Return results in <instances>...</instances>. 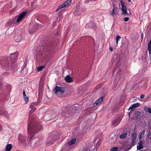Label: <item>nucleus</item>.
<instances>
[{
	"instance_id": "f257e3e1",
	"label": "nucleus",
	"mask_w": 151,
	"mask_h": 151,
	"mask_svg": "<svg viewBox=\"0 0 151 151\" xmlns=\"http://www.w3.org/2000/svg\"><path fill=\"white\" fill-rule=\"evenodd\" d=\"M28 134L30 135V140L34 135V133H37L38 131L42 129L40 124L35 120L29 118L27 124Z\"/></svg>"
},
{
	"instance_id": "f03ea898",
	"label": "nucleus",
	"mask_w": 151,
	"mask_h": 151,
	"mask_svg": "<svg viewBox=\"0 0 151 151\" xmlns=\"http://www.w3.org/2000/svg\"><path fill=\"white\" fill-rule=\"evenodd\" d=\"M14 55L13 57H14V60L12 61V59L10 58L11 60L9 61H7L5 62H3L1 63H0V65L3 68H4L6 70H9L10 68H12L13 69H14V63L15 62L17 58H18L17 55H16L15 57L14 56Z\"/></svg>"
},
{
	"instance_id": "7ed1b4c3",
	"label": "nucleus",
	"mask_w": 151,
	"mask_h": 151,
	"mask_svg": "<svg viewBox=\"0 0 151 151\" xmlns=\"http://www.w3.org/2000/svg\"><path fill=\"white\" fill-rule=\"evenodd\" d=\"M71 0H67L65 1L64 3L59 6L56 10V12L58 11L61 9L65 7L68 6L71 3Z\"/></svg>"
},
{
	"instance_id": "20e7f679",
	"label": "nucleus",
	"mask_w": 151,
	"mask_h": 151,
	"mask_svg": "<svg viewBox=\"0 0 151 151\" xmlns=\"http://www.w3.org/2000/svg\"><path fill=\"white\" fill-rule=\"evenodd\" d=\"M52 49V47L50 45H45L43 47V50L45 55L47 56L48 54L50 53Z\"/></svg>"
},
{
	"instance_id": "39448f33",
	"label": "nucleus",
	"mask_w": 151,
	"mask_h": 151,
	"mask_svg": "<svg viewBox=\"0 0 151 151\" xmlns=\"http://www.w3.org/2000/svg\"><path fill=\"white\" fill-rule=\"evenodd\" d=\"M65 88L64 87L57 86L54 89L53 92L56 94L58 93H63L65 92Z\"/></svg>"
},
{
	"instance_id": "423d86ee",
	"label": "nucleus",
	"mask_w": 151,
	"mask_h": 151,
	"mask_svg": "<svg viewBox=\"0 0 151 151\" xmlns=\"http://www.w3.org/2000/svg\"><path fill=\"white\" fill-rule=\"evenodd\" d=\"M27 13L26 12H23L20 14L17 20V23L19 22L24 17Z\"/></svg>"
},
{
	"instance_id": "0eeeda50",
	"label": "nucleus",
	"mask_w": 151,
	"mask_h": 151,
	"mask_svg": "<svg viewBox=\"0 0 151 151\" xmlns=\"http://www.w3.org/2000/svg\"><path fill=\"white\" fill-rule=\"evenodd\" d=\"M37 105V103H33L30 106L31 110H30V113H33L36 110V108L35 107Z\"/></svg>"
},
{
	"instance_id": "6e6552de",
	"label": "nucleus",
	"mask_w": 151,
	"mask_h": 151,
	"mask_svg": "<svg viewBox=\"0 0 151 151\" xmlns=\"http://www.w3.org/2000/svg\"><path fill=\"white\" fill-rule=\"evenodd\" d=\"M120 122V119L119 118H117L116 119L114 120L112 122L111 125V127H114L119 124Z\"/></svg>"
},
{
	"instance_id": "1a4fd4ad",
	"label": "nucleus",
	"mask_w": 151,
	"mask_h": 151,
	"mask_svg": "<svg viewBox=\"0 0 151 151\" xmlns=\"http://www.w3.org/2000/svg\"><path fill=\"white\" fill-rule=\"evenodd\" d=\"M18 140L19 142L21 143H24L26 141L25 137L21 134L19 135Z\"/></svg>"
},
{
	"instance_id": "9d476101",
	"label": "nucleus",
	"mask_w": 151,
	"mask_h": 151,
	"mask_svg": "<svg viewBox=\"0 0 151 151\" xmlns=\"http://www.w3.org/2000/svg\"><path fill=\"white\" fill-rule=\"evenodd\" d=\"M103 97H101L99 98L98 100L96 101V102L94 103H93V105L94 107L100 104L103 101Z\"/></svg>"
},
{
	"instance_id": "9b49d317",
	"label": "nucleus",
	"mask_w": 151,
	"mask_h": 151,
	"mask_svg": "<svg viewBox=\"0 0 151 151\" xmlns=\"http://www.w3.org/2000/svg\"><path fill=\"white\" fill-rule=\"evenodd\" d=\"M66 82L70 83L73 82V80L69 75H67L65 78Z\"/></svg>"
},
{
	"instance_id": "f8f14e48",
	"label": "nucleus",
	"mask_w": 151,
	"mask_h": 151,
	"mask_svg": "<svg viewBox=\"0 0 151 151\" xmlns=\"http://www.w3.org/2000/svg\"><path fill=\"white\" fill-rule=\"evenodd\" d=\"M71 112L72 111H70L68 112V111L65 110L64 111H63L62 112V115L64 117L68 116H69L68 115H69V114H70Z\"/></svg>"
},
{
	"instance_id": "ddd939ff",
	"label": "nucleus",
	"mask_w": 151,
	"mask_h": 151,
	"mask_svg": "<svg viewBox=\"0 0 151 151\" xmlns=\"http://www.w3.org/2000/svg\"><path fill=\"white\" fill-rule=\"evenodd\" d=\"M54 133H52L51 135H50V137H49L48 139L47 140L48 141H50V139L51 138L52 139V140H51L49 142V143H51L52 141H55L56 140L55 137V135H54Z\"/></svg>"
},
{
	"instance_id": "4468645a",
	"label": "nucleus",
	"mask_w": 151,
	"mask_h": 151,
	"mask_svg": "<svg viewBox=\"0 0 151 151\" xmlns=\"http://www.w3.org/2000/svg\"><path fill=\"white\" fill-rule=\"evenodd\" d=\"M122 70L121 69H119L117 71L116 73L117 75L116 76V78L119 81L121 78V72Z\"/></svg>"
},
{
	"instance_id": "2eb2a0df",
	"label": "nucleus",
	"mask_w": 151,
	"mask_h": 151,
	"mask_svg": "<svg viewBox=\"0 0 151 151\" xmlns=\"http://www.w3.org/2000/svg\"><path fill=\"white\" fill-rule=\"evenodd\" d=\"M143 141L142 140H141L138 143L139 145L137 146V148L138 150H141L143 148L142 145L143 144Z\"/></svg>"
},
{
	"instance_id": "dca6fc26",
	"label": "nucleus",
	"mask_w": 151,
	"mask_h": 151,
	"mask_svg": "<svg viewBox=\"0 0 151 151\" xmlns=\"http://www.w3.org/2000/svg\"><path fill=\"white\" fill-rule=\"evenodd\" d=\"M0 115L1 116H8V113L6 111L2 110L0 111Z\"/></svg>"
},
{
	"instance_id": "f3484780",
	"label": "nucleus",
	"mask_w": 151,
	"mask_h": 151,
	"mask_svg": "<svg viewBox=\"0 0 151 151\" xmlns=\"http://www.w3.org/2000/svg\"><path fill=\"white\" fill-rule=\"evenodd\" d=\"M12 144H8L6 147L5 151H10L12 148Z\"/></svg>"
},
{
	"instance_id": "a211bd4d",
	"label": "nucleus",
	"mask_w": 151,
	"mask_h": 151,
	"mask_svg": "<svg viewBox=\"0 0 151 151\" xmlns=\"http://www.w3.org/2000/svg\"><path fill=\"white\" fill-rule=\"evenodd\" d=\"M140 105V104L138 103L133 104L132 106L130 107L129 109H131L133 108L137 107Z\"/></svg>"
},
{
	"instance_id": "6ab92c4d",
	"label": "nucleus",
	"mask_w": 151,
	"mask_h": 151,
	"mask_svg": "<svg viewBox=\"0 0 151 151\" xmlns=\"http://www.w3.org/2000/svg\"><path fill=\"white\" fill-rule=\"evenodd\" d=\"M116 7L114 5L113 8L112 9V11L111 12V15L112 17H114L115 14V9L116 10Z\"/></svg>"
},
{
	"instance_id": "aec40b11",
	"label": "nucleus",
	"mask_w": 151,
	"mask_h": 151,
	"mask_svg": "<svg viewBox=\"0 0 151 151\" xmlns=\"http://www.w3.org/2000/svg\"><path fill=\"white\" fill-rule=\"evenodd\" d=\"M144 110L148 112L149 113L151 114V109L150 107L145 106L144 107Z\"/></svg>"
},
{
	"instance_id": "412c9836",
	"label": "nucleus",
	"mask_w": 151,
	"mask_h": 151,
	"mask_svg": "<svg viewBox=\"0 0 151 151\" xmlns=\"http://www.w3.org/2000/svg\"><path fill=\"white\" fill-rule=\"evenodd\" d=\"M148 49L149 54H151V40L148 43Z\"/></svg>"
},
{
	"instance_id": "4be33fe9",
	"label": "nucleus",
	"mask_w": 151,
	"mask_h": 151,
	"mask_svg": "<svg viewBox=\"0 0 151 151\" xmlns=\"http://www.w3.org/2000/svg\"><path fill=\"white\" fill-rule=\"evenodd\" d=\"M120 3L122 7V9H126V7L125 4V3L122 1H120Z\"/></svg>"
},
{
	"instance_id": "5701e85b",
	"label": "nucleus",
	"mask_w": 151,
	"mask_h": 151,
	"mask_svg": "<svg viewBox=\"0 0 151 151\" xmlns=\"http://www.w3.org/2000/svg\"><path fill=\"white\" fill-rule=\"evenodd\" d=\"M127 134V132H124L122 135H120L119 138L121 139L125 138L126 137Z\"/></svg>"
},
{
	"instance_id": "b1692460",
	"label": "nucleus",
	"mask_w": 151,
	"mask_h": 151,
	"mask_svg": "<svg viewBox=\"0 0 151 151\" xmlns=\"http://www.w3.org/2000/svg\"><path fill=\"white\" fill-rule=\"evenodd\" d=\"M76 141V139H73L70 141L68 142V144L69 145H72L74 144Z\"/></svg>"
},
{
	"instance_id": "393cba45",
	"label": "nucleus",
	"mask_w": 151,
	"mask_h": 151,
	"mask_svg": "<svg viewBox=\"0 0 151 151\" xmlns=\"http://www.w3.org/2000/svg\"><path fill=\"white\" fill-rule=\"evenodd\" d=\"M145 132V130H143L139 136V140L141 139L142 137L144 135Z\"/></svg>"
},
{
	"instance_id": "a878e982",
	"label": "nucleus",
	"mask_w": 151,
	"mask_h": 151,
	"mask_svg": "<svg viewBox=\"0 0 151 151\" xmlns=\"http://www.w3.org/2000/svg\"><path fill=\"white\" fill-rule=\"evenodd\" d=\"M92 25L91 22H89V23H87L86 26L85 28H91Z\"/></svg>"
},
{
	"instance_id": "bb28decb",
	"label": "nucleus",
	"mask_w": 151,
	"mask_h": 151,
	"mask_svg": "<svg viewBox=\"0 0 151 151\" xmlns=\"http://www.w3.org/2000/svg\"><path fill=\"white\" fill-rule=\"evenodd\" d=\"M91 28L94 30L96 29V24L93 22H91Z\"/></svg>"
},
{
	"instance_id": "cd10ccee",
	"label": "nucleus",
	"mask_w": 151,
	"mask_h": 151,
	"mask_svg": "<svg viewBox=\"0 0 151 151\" xmlns=\"http://www.w3.org/2000/svg\"><path fill=\"white\" fill-rule=\"evenodd\" d=\"M137 134H133L132 136V140H135L137 137Z\"/></svg>"
},
{
	"instance_id": "c85d7f7f",
	"label": "nucleus",
	"mask_w": 151,
	"mask_h": 151,
	"mask_svg": "<svg viewBox=\"0 0 151 151\" xmlns=\"http://www.w3.org/2000/svg\"><path fill=\"white\" fill-rule=\"evenodd\" d=\"M122 13L124 14L127 15L128 14V13L127 10V9H122Z\"/></svg>"
},
{
	"instance_id": "c756f323",
	"label": "nucleus",
	"mask_w": 151,
	"mask_h": 151,
	"mask_svg": "<svg viewBox=\"0 0 151 151\" xmlns=\"http://www.w3.org/2000/svg\"><path fill=\"white\" fill-rule=\"evenodd\" d=\"M44 68L45 66H41L37 68V70L38 71H40L42 70Z\"/></svg>"
},
{
	"instance_id": "7c9ffc66",
	"label": "nucleus",
	"mask_w": 151,
	"mask_h": 151,
	"mask_svg": "<svg viewBox=\"0 0 151 151\" xmlns=\"http://www.w3.org/2000/svg\"><path fill=\"white\" fill-rule=\"evenodd\" d=\"M141 114V112L140 111H136L135 112V114L136 116L138 117Z\"/></svg>"
},
{
	"instance_id": "2f4dec72",
	"label": "nucleus",
	"mask_w": 151,
	"mask_h": 151,
	"mask_svg": "<svg viewBox=\"0 0 151 151\" xmlns=\"http://www.w3.org/2000/svg\"><path fill=\"white\" fill-rule=\"evenodd\" d=\"M118 150V148L117 147H113L111 150V151H117Z\"/></svg>"
},
{
	"instance_id": "473e14b6",
	"label": "nucleus",
	"mask_w": 151,
	"mask_h": 151,
	"mask_svg": "<svg viewBox=\"0 0 151 151\" xmlns=\"http://www.w3.org/2000/svg\"><path fill=\"white\" fill-rule=\"evenodd\" d=\"M121 38V37L119 36L118 35L116 36V43L117 44L118 43V41Z\"/></svg>"
},
{
	"instance_id": "72a5a7b5",
	"label": "nucleus",
	"mask_w": 151,
	"mask_h": 151,
	"mask_svg": "<svg viewBox=\"0 0 151 151\" xmlns=\"http://www.w3.org/2000/svg\"><path fill=\"white\" fill-rule=\"evenodd\" d=\"M131 145L132 146H134L135 145V140H132Z\"/></svg>"
},
{
	"instance_id": "f704fd0d",
	"label": "nucleus",
	"mask_w": 151,
	"mask_h": 151,
	"mask_svg": "<svg viewBox=\"0 0 151 151\" xmlns=\"http://www.w3.org/2000/svg\"><path fill=\"white\" fill-rule=\"evenodd\" d=\"M24 97V100L26 102H27L28 101L29 98L28 97L25 96Z\"/></svg>"
},
{
	"instance_id": "c9c22d12",
	"label": "nucleus",
	"mask_w": 151,
	"mask_h": 151,
	"mask_svg": "<svg viewBox=\"0 0 151 151\" xmlns=\"http://www.w3.org/2000/svg\"><path fill=\"white\" fill-rule=\"evenodd\" d=\"M124 20L125 22H127L129 20V18L128 17H125L124 19Z\"/></svg>"
},
{
	"instance_id": "e433bc0d",
	"label": "nucleus",
	"mask_w": 151,
	"mask_h": 151,
	"mask_svg": "<svg viewBox=\"0 0 151 151\" xmlns=\"http://www.w3.org/2000/svg\"><path fill=\"white\" fill-rule=\"evenodd\" d=\"M144 97H145L144 95L143 94H141L140 95V98L141 99H143V98H144Z\"/></svg>"
},
{
	"instance_id": "4c0bfd02",
	"label": "nucleus",
	"mask_w": 151,
	"mask_h": 151,
	"mask_svg": "<svg viewBox=\"0 0 151 151\" xmlns=\"http://www.w3.org/2000/svg\"><path fill=\"white\" fill-rule=\"evenodd\" d=\"M34 32V31H33L32 30H29V32L30 34H33Z\"/></svg>"
},
{
	"instance_id": "58836bf2",
	"label": "nucleus",
	"mask_w": 151,
	"mask_h": 151,
	"mask_svg": "<svg viewBox=\"0 0 151 151\" xmlns=\"http://www.w3.org/2000/svg\"><path fill=\"white\" fill-rule=\"evenodd\" d=\"M23 96L24 97H25L26 96V93H25V91H24L23 92Z\"/></svg>"
},
{
	"instance_id": "ea45409f",
	"label": "nucleus",
	"mask_w": 151,
	"mask_h": 151,
	"mask_svg": "<svg viewBox=\"0 0 151 151\" xmlns=\"http://www.w3.org/2000/svg\"><path fill=\"white\" fill-rule=\"evenodd\" d=\"M151 135V132H149L147 134V137H149Z\"/></svg>"
},
{
	"instance_id": "a19ab883",
	"label": "nucleus",
	"mask_w": 151,
	"mask_h": 151,
	"mask_svg": "<svg viewBox=\"0 0 151 151\" xmlns=\"http://www.w3.org/2000/svg\"><path fill=\"white\" fill-rule=\"evenodd\" d=\"M109 49L111 51H112L113 50V49L111 47H110L109 48Z\"/></svg>"
},
{
	"instance_id": "79ce46f5",
	"label": "nucleus",
	"mask_w": 151,
	"mask_h": 151,
	"mask_svg": "<svg viewBox=\"0 0 151 151\" xmlns=\"http://www.w3.org/2000/svg\"><path fill=\"white\" fill-rule=\"evenodd\" d=\"M34 4V3L33 2H32L31 4V6H33Z\"/></svg>"
},
{
	"instance_id": "37998d69",
	"label": "nucleus",
	"mask_w": 151,
	"mask_h": 151,
	"mask_svg": "<svg viewBox=\"0 0 151 151\" xmlns=\"http://www.w3.org/2000/svg\"><path fill=\"white\" fill-rule=\"evenodd\" d=\"M115 71V70L114 69L113 70V74L114 73V72Z\"/></svg>"
},
{
	"instance_id": "c03bdc74",
	"label": "nucleus",
	"mask_w": 151,
	"mask_h": 151,
	"mask_svg": "<svg viewBox=\"0 0 151 151\" xmlns=\"http://www.w3.org/2000/svg\"><path fill=\"white\" fill-rule=\"evenodd\" d=\"M131 111H131L130 112H129V116H130V113L131 112Z\"/></svg>"
},
{
	"instance_id": "a18cd8bd",
	"label": "nucleus",
	"mask_w": 151,
	"mask_h": 151,
	"mask_svg": "<svg viewBox=\"0 0 151 151\" xmlns=\"http://www.w3.org/2000/svg\"><path fill=\"white\" fill-rule=\"evenodd\" d=\"M128 1H129V2H130L131 1V0H127Z\"/></svg>"
},
{
	"instance_id": "49530a36",
	"label": "nucleus",
	"mask_w": 151,
	"mask_h": 151,
	"mask_svg": "<svg viewBox=\"0 0 151 151\" xmlns=\"http://www.w3.org/2000/svg\"><path fill=\"white\" fill-rule=\"evenodd\" d=\"M74 107L75 108L76 107V106H73V108H74Z\"/></svg>"
},
{
	"instance_id": "de8ad7c7",
	"label": "nucleus",
	"mask_w": 151,
	"mask_h": 151,
	"mask_svg": "<svg viewBox=\"0 0 151 151\" xmlns=\"http://www.w3.org/2000/svg\"><path fill=\"white\" fill-rule=\"evenodd\" d=\"M91 151H93V150H91Z\"/></svg>"
}]
</instances>
